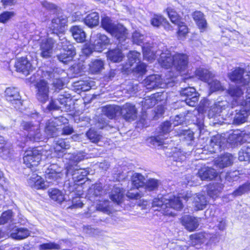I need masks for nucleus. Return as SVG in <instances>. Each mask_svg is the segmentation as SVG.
Returning <instances> with one entry per match:
<instances>
[{"label": "nucleus", "instance_id": "1", "mask_svg": "<svg viewBox=\"0 0 250 250\" xmlns=\"http://www.w3.org/2000/svg\"><path fill=\"white\" fill-rule=\"evenodd\" d=\"M152 207L157 208L165 215L174 216L175 210H180L183 208V203L178 197H171L168 195L158 196L153 199Z\"/></svg>", "mask_w": 250, "mask_h": 250}, {"label": "nucleus", "instance_id": "2", "mask_svg": "<svg viewBox=\"0 0 250 250\" xmlns=\"http://www.w3.org/2000/svg\"><path fill=\"white\" fill-rule=\"evenodd\" d=\"M88 174L86 169L79 168L77 165H70L66 167V175L72 176L73 182H66L64 184V188L70 192H73L77 188L78 185L75 182L82 181Z\"/></svg>", "mask_w": 250, "mask_h": 250}, {"label": "nucleus", "instance_id": "3", "mask_svg": "<svg viewBox=\"0 0 250 250\" xmlns=\"http://www.w3.org/2000/svg\"><path fill=\"white\" fill-rule=\"evenodd\" d=\"M243 86L230 85L227 90V93L231 98V104L233 106L247 105L250 104V102L247 101V91L246 92V99H244L245 88Z\"/></svg>", "mask_w": 250, "mask_h": 250}, {"label": "nucleus", "instance_id": "4", "mask_svg": "<svg viewBox=\"0 0 250 250\" xmlns=\"http://www.w3.org/2000/svg\"><path fill=\"white\" fill-rule=\"evenodd\" d=\"M171 128L170 123L168 121L165 122L161 125L159 134L156 137L149 138L147 140L148 143L154 147L163 144H168L169 141L167 139Z\"/></svg>", "mask_w": 250, "mask_h": 250}, {"label": "nucleus", "instance_id": "5", "mask_svg": "<svg viewBox=\"0 0 250 250\" xmlns=\"http://www.w3.org/2000/svg\"><path fill=\"white\" fill-rule=\"evenodd\" d=\"M58 44L62 46V50L61 53L57 55L58 59L64 63L72 61L76 54L75 49L73 45L64 37L62 39L60 37Z\"/></svg>", "mask_w": 250, "mask_h": 250}, {"label": "nucleus", "instance_id": "6", "mask_svg": "<svg viewBox=\"0 0 250 250\" xmlns=\"http://www.w3.org/2000/svg\"><path fill=\"white\" fill-rule=\"evenodd\" d=\"M249 67L245 69L240 67H236L232 72L228 74L231 81L241 86L250 85V73H249Z\"/></svg>", "mask_w": 250, "mask_h": 250}, {"label": "nucleus", "instance_id": "7", "mask_svg": "<svg viewBox=\"0 0 250 250\" xmlns=\"http://www.w3.org/2000/svg\"><path fill=\"white\" fill-rule=\"evenodd\" d=\"M23 160L28 167L38 166L41 160V150L37 148H29L25 151Z\"/></svg>", "mask_w": 250, "mask_h": 250}, {"label": "nucleus", "instance_id": "8", "mask_svg": "<svg viewBox=\"0 0 250 250\" xmlns=\"http://www.w3.org/2000/svg\"><path fill=\"white\" fill-rule=\"evenodd\" d=\"M22 128L28 131L27 137L32 141H40L42 139L41 134L40 125L38 122H23L21 124Z\"/></svg>", "mask_w": 250, "mask_h": 250}, {"label": "nucleus", "instance_id": "9", "mask_svg": "<svg viewBox=\"0 0 250 250\" xmlns=\"http://www.w3.org/2000/svg\"><path fill=\"white\" fill-rule=\"evenodd\" d=\"M182 101H185L190 106L196 105L198 101V94L193 87L182 88L180 92Z\"/></svg>", "mask_w": 250, "mask_h": 250}, {"label": "nucleus", "instance_id": "10", "mask_svg": "<svg viewBox=\"0 0 250 250\" xmlns=\"http://www.w3.org/2000/svg\"><path fill=\"white\" fill-rule=\"evenodd\" d=\"M56 41L52 38L42 40L40 43L41 56L45 59L49 58L53 54V48Z\"/></svg>", "mask_w": 250, "mask_h": 250}, {"label": "nucleus", "instance_id": "11", "mask_svg": "<svg viewBox=\"0 0 250 250\" xmlns=\"http://www.w3.org/2000/svg\"><path fill=\"white\" fill-rule=\"evenodd\" d=\"M156 53L160 55L158 61L162 67L168 69L173 67V55L171 54L169 50L167 49L164 50H159Z\"/></svg>", "mask_w": 250, "mask_h": 250}, {"label": "nucleus", "instance_id": "12", "mask_svg": "<svg viewBox=\"0 0 250 250\" xmlns=\"http://www.w3.org/2000/svg\"><path fill=\"white\" fill-rule=\"evenodd\" d=\"M5 97L6 100L14 107H19L21 104V97L18 89L15 87H8L5 90Z\"/></svg>", "mask_w": 250, "mask_h": 250}, {"label": "nucleus", "instance_id": "13", "mask_svg": "<svg viewBox=\"0 0 250 250\" xmlns=\"http://www.w3.org/2000/svg\"><path fill=\"white\" fill-rule=\"evenodd\" d=\"M42 76L46 79H53V84L54 87L59 90L61 89L64 83L59 78L58 69L49 68L48 70H42Z\"/></svg>", "mask_w": 250, "mask_h": 250}, {"label": "nucleus", "instance_id": "14", "mask_svg": "<svg viewBox=\"0 0 250 250\" xmlns=\"http://www.w3.org/2000/svg\"><path fill=\"white\" fill-rule=\"evenodd\" d=\"M120 113L123 118L126 121H134L137 118V110L135 106L130 103H126L121 107H120Z\"/></svg>", "mask_w": 250, "mask_h": 250}, {"label": "nucleus", "instance_id": "15", "mask_svg": "<svg viewBox=\"0 0 250 250\" xmlns=\"http://www.w3.org/2000/svg\"><path fill=\"white\" fill-rule=\"evenodd\" d=\"M173 67L180 72L185 71L188 68V56L183 53L173 54Z\"/></svg>", "mask_w": 250, "mask_h": 250}, {"label": "nucleus", "instance_id": "16", "mask_svg": "<svg viewBox=\"0 0 250 250\" xmlns=\"http://www.w3.org/2000/svg\"><path fill=\"white\" fill-rule=\"evenodd\" d=\"M37 98L42 103H45L48 99L49 86L44 80H40L37 83Z\"/></svg>", "mask_w": 250, "mask_h": 250}, {"label": "nucleus", "instance_id": "17", "mask_svg": "<svg viewBox=\"0 0 250 250\" xmlns=\"http://www.w3.org/2000/svg\"><path fill=\"white\" fill-rule=\"evenodd\" d=\"M67 23V19L66 16H61L57 17L52 20L50 28L53 31V33L57 34L56 37H58V32H62L66 25Z\"/></svg>", "mask_w": 250, "mask_h": 250}, {"label": "nucleus", "instance_id": "18", "mask_svg": "<svg viewBox=\"0 0 250 250\" xmlns=\"http://www.w3.org/2000/svg\"><path fill=\"white\" fill-rule=\"evenodd\" d=\"M110 34L117 39L119 43H122L127 38L128 31L123 25L117 23Z\"/></svg>", "mask_w": 250, "mask_h": 250}, {"label": "nucleus", "instance_id": "19", "mask_svg": "<svg viewBox=\"0 0 250 250\" xmlns=\"http://www.w3.org/2000/svg\"><path fill=\"white\" fill-rule=\"evenodd\" d=\"M240 109L236 110V113L233 119V124L240 125L245 123L249 114H250V104L241 105Z\"/></svg>", "mask_w": 250, "mask_h": 250}, {"label": "nucleus", "instance_id": "20", "mask_svg": "<svg viewBox=\"0 0 250 250\" xmlns=\"http://www.w3.org/2000/svg\"><path fill=\"white\" fill-rule=\"evenodd\" d=\"M96 38L93 43V49L95 51L101 52L110 43V40L106 35L100 33L96 35Z\"/></svg>", "mask_w": 250, "mask_h": 250}, {"label": "nucleus", "instance_id": "21", "mask_svg": "<svg viewBox=\"0 0 250 250\" xmlns=\"http://www.w3.org/2000/svg\"><path fill=\"white\" fill-rule=\"evenodd\" d=\"M15 67L18 71L22 72L25 75H27L33 70V67L26 58H20L15 64Z\"/></svg>", "mask_w": 250, "mask_h": 250}, {"label": "nucleus", "instance_id": "22", "mask_svg": "<svg viewBox=\"0 0 250 250\" xmlns=\"http://www.w3.org/2000/svg\"><path fill=\"white\" fill-rule=\"evenodd\" d=\"M226 141L225 138L222 137L220 134H217L211 137L210 140V151L216 153L221 151L224 147L223 145Z\"/></svg>", "mask_w": 250, "mask_h": 250}, {"label": "nucleus", "instance_id": "23", "mask_svg": "<svg viewBox=\"0 0 250 250\" xmlns=\"http://www.w3.org/2000/svg\"><path fill=\"white\" fill-rule=\"evenodd\" d=\"M181 222L187 230L192 231L198 228L199 221L196 217L189 215H185L182 217Z\"/></svg>", "mask_w": 250, "mask_h": 250}, {"label": "nucleus", "instance_id": "24", "mask_svg": "<svg viewBox=\"0 0 250 250\" xmlns=\"http://www.w3.org/2000/svg\"><path fill=\"white\" fill-rule=\"evenodd\" d=\"M229 106V104L226 100L218 101L215 102L208 111V117L213 118L215 114L220 113L223 110L228 107Z\"/></svg>", "mask_w": 250, "mask_h": 250}, {"label": "nucleus", "instance_id": "25", "mask_svg": "<svg viewBox=\"0 0 250 250\" xmlns=\"http://www.w3.org/2000/svg\"><path fill=\"white\" fill-rule=\"evenodd\" d=\"M234 161L233 156L230 153H226L217 158L214 164L220 168H223L231 166Z\"/></svg>", "mask_w": 250, "mask_h": 250}, {"label": "nucleus", "instance_id": "26", "mask_svg": "<svg viewBox=\"0 0 250 250\" xmlns=\"http://www.w3.org/2000/svg\"><path fill=\"white\" fill-rule=\"evenodd\" d=\"M217 174L218 173L215 169L209 167L201 168L197 173L198 176L202 180H212L217 176Z\"/></svg>", "mask_w": 250, "mask_h": 250}, {"label": "nucleus", "instance_id": "27", "mask_svg": "<svg viewBox=\"0 0 250 250\" xmlns=\"http://www.w3.org/2000/svg\"><path fill=\"white\" fill-rule=\"evenodd\" d=\"M161 77L157 75H150L144 80V84L148 89H154L161 86Z\"/></svg>", "mask_w": 250, "mask_h": 250}, {"label": "nucleus", "instance_id": "28", "mask_svg": "<svg viewBox=\"0 0 250 250\" xmlns=\"http://www.w3.org/2000/svg\"><path fill=\"white\" fill-rule=\"evenodd\" d=\"M161 96L160 93L157 92L144 98L142 101L143 108L147 109L154 106L158 101L161 100Z\"/></svg>", "mask_w": 250, "mask_h": 250}, {"label": "nucleus", "instance_id": "29", "mask_svg": "<svg viewBox=\"0 0 250 250\" xmlns=\"http://www.w3.org/2000/svg\"><path fill=\"white\" fill-rule=\"evenodd\" d=\"M72 36L78 42H83L86 39V34L83 29L80 26L75 25L70 29Z\"/></svg>", "mask_w": 250, "mask_h": 250}, {"label": "nucleus", "instance_id": "30", "mask_svg": "<svg viewBox=\"0 0 250 250\" xmlns=\"http://www.w3.org/2000/svg\"><path fill=\"white\" fill-rule=\"evenodd\" d=\"M192 16L201 32L205 31L207 28V22L204 18V14L197 11L193 13Z\"/></svg>", "mask_w": 250, "mask_h": 250}, {"label": "nucleus", "instance_id": "31", "mask_svg": "<svg viewBox=\"0 0 250 250\" xmlns=\"http://www.w3.org/2000/svg\"><path fill=\"white\" fill-rule=\"evenodd\" d=\"M30 234V231L26 228L15 227L12 230L10 235L13 239L21 240L27 238Z\"/></svg>", "mask_w": 250, "mask_h": 250}, {"label": "nucleus", "instance_id": "32", "mask_svg": "<svg viewBox=\"0 0 250 250\" xmlns=\"http://www.w3.org/2000/svg\"><path fill=\"white\" fill-rule=\"evenodd\" d=\"M58 126L53 119L49 120L46 123L45 132L48 137H54L58 135Z\"/></svg>", "mask_w": 250, "mask_h": 250}, {"label": "nucleus", "instance_id": "33", "mask_svg": "<svg viewBox=\"0 0 250 250\" xmlns=\"http://www.w3.org/2000/svg\"><path fill=\"white\" fill-rule=\"evenodd\" d=\"M193 199V203L195 210H202L206 208L208 201L205 195L201 194H196Z\"/></svg>", "mask_w": 250, "mask_h": 250}, {"label": "nucleus", "instance_id": "34", "mask_svg": "<svg viewBox=\"0 0 250 250\" xmlns=\"http://www.w3.org/2000/svg\"><path fill=\"white\" fill-rule=\"evenodd\" d=\"M224 186L221 183H214L208 187V194L212 198H217L223 189Z\"/></svg>", "mask_w": 250, "mask_h": 250}, {"label": "nucleus", "instance_id": "35", "mask_svg": "<svg viewBox=\"0 0 250 250\" xmlns=\"http://www.w3.org/2000/svg\"><path fill=\"white\" fill-rule=\"evenodd\" d=\"M208 239V234L205 233H198L190 236V243L194 246L201 245L204 243Z\"/></svg>", "mask_w": 250, "mask_h": 250}, {"label": "nucleus", "instance_id": "36", "mask_svg": "<svg viewBox=\"0 0 250 250\" xmlns=\"http://www.w3.org/2000/svg\"><path fill=\"white\" fill-rule=\"evenodd\" d=\"M84 22L88 27L92 28L97 26L99 23V15L97 12H92L84 19Z\"/></svg>", "mask_w": 250, "mask_h": 250}, {"label": "nucleus", "instance_id": "37", "mask_svg": "<svg viewBox=\"0 0 250 250\" xmlns=\"http://www.w3.org/2000/svg\"><path fill=\"white\" fill-rule=\"evenodd\" d=\"M195 76L202 81L208 82L214 77V75L208 69L199 68L195 71Z\"/></svg>", "mask_w": 250, "mask_h": 250}, {"label": "nucleus", "instance_id": "38", "mask_svg": "<svg viewBox=\"0 0 250 250\" xmlns=\"http://www.w3.org/2000/svg\"><path fill=\"white\" fill-rule=\"evenodd\" d=\"M107 57L111 61L117 62L122 61L124 56L119 48L109 50L107 53Z\"/></svg>", "mask_w": 250, "mask_h": 250}, {"label": "nucleus", "instance_id": "39", "mask_svg": "<svg viewBox=\"0 0 250 250\" xmlns=\"http://www.w3.org/2000/svg\"><path fill=\"white\" fill-rule=\"evenodd\" d=\"M124 196V191L123 189L114 187L110 195L111 200L115 203L119 204L121 203Z\"/></svg>", "mask_w": 250, "mask_h": 250}, {"label": "nucleus", "instance_id": "40", "mask_svg": "<svg viewBox=\"0 0 250 250\" xmlns=\"http://www.w3.org/2000/svg\"><path fill=\"white\" fill-rule=\"evenodd\" d=\"M4 142L3 137L0 136V156L3 159H6L11 157L12 150Z\"/></svg>", "mask_w": 250, "mask_h": 250}, {"label": "nucleus", "instance_id": "41", "mask_svg": "<svg viewBox=\"0 0 250 250\" xmlns=\"http://www.w3.org/2000/svg\"><path fill=\"white\" fill-rule=\"evenodd\" d=\"M243 140V133L240 130H234L233 132L229 134L227 142L231 145H238V143H241Z\"/></svg>", "mask_w": 250, "mask_h": 250}, {"label": "nucleus", "instance_id": "42", "mask_svg": "<svg viewBox=\"0 0 250 250\" xmlns=\"http://www.w3.org/2000/svg\"><path fill=\"white\" fill-rule=\"evenodd\" d=\"M120 107L117 105H108L104 107L103 112L109 119H113L116 114L120 112Z\"/></svg>", "mask_w": 250, "mask_h": 250}, {"label": "nucleus", "instance_id": "43", "mask_svg": "<svg viewBox=\"0 0 250 250\" xmlns=\"http://www.w3.org/2000/svg\"><path fill=\"white\" fill-rule=\"evenodd\" d=\"M151 24L155 27H159L160 25L164 24L165 28L167 30H170L171 27L166 19L159 15H155L151 20Z\"/></svg>", "mask_w": 250, "mask_h": 250}, {"label": "nucleus", "instance_id": "44", "mask_svg": "<svg viewBox=\"0 0 250 250\" xmlns=\"http://www.w3.org/2000/svg\"><path fill=\"white\" fill-rule=\"evenodd\" d=\"M116 25L110 18L105 16L101 19V26L106 32L110 33Z\"/></svg>", "mask_w": 250, "mask_h": 250}, {"label": "nucleus", "instance_id": "45", "mask_svg": "<svg viewBox=\"0 0 250 250\" xmlns=\"http://www.w3.org/2000/svg\"><path fill=\"white\" fill-rule=\"evenodd\" d=\"M145 178L142 174L138 173L133 174L131 177L132 185L136 188L142 187L145 184Z\"/></svg>", "mask_w": 250, "mask_h": 250}, {"label": "nucleus", "instance_id": "46", "mask_svg": "<svg viewBox=\"0 0 250 250\" xmlns=\"http://www.w3.org/2000/svg\"><path fill=\"white\" fill-rule=\"evenodd\" d=\"M104 62L101 59H96L89 64V70L93 74L100 72L104 69Z\"/></svg>", "mask_w": 250, "mask_h": 250}, {"label": "nucleus", "instance_id": "47", "mask_svg": "<svg viewBox=\"0 0 250 250\" xmlns=\"http://www.w3.org/2000/svg\"><path fill=\"white\" fill-rule=\"evenodd\" d=\"M49 197L53 200L61 203L64 200V195L61 190L56 188H51L48 190Z\"/></svg>", "mask_w": 250, "mask_h": 250}, {"label": "nucleus", "instance_id": "48", "mask_svg": "<svg viewBox=\"0 0 250 250\" xmlns=\"http://www.w3.org/2000/svg\"><path fill=\"white\" fill-rule=\"evenodd\" d=\"M142 48L144 57L148 61L152 62L158 56H160V55H158L156 53L159 51V50L154 52V50L153 49L150 48H148L147 46H143Z\"/></svg>", "mask_w": 250, "mask_h": 250}, {"label": "nucleus", "instance_id": "49", "mask_svg": "<svg viewBox=\"0 0 250 250\" xmlns=\"http://www.w3.org/2000/svg\"><path fill=\"white\" fill-rule=\"evenodd\" d=\"M66 158L69 160L68 166L73 165V164L83 160L84 158V155L83 152H80L77 153L68 154L66 156Z\"/></svg>", "mask_w": 250, "mask_h": 250}, {"label": "nucleus", "instance_id": "50", "mask_svg": "<svg viewBox=\"0 0 250 250\" xmlns=\"http://www.w3.org/2000/svg\"><path fill=\"white\" fill-rule=\"evenodd\" d=\"M68 96L69 94L65 96L60 95L59 98L57 99L58 101L59 104L62 106L60 107V109L62 110H66L70 109V105L68 104V103L70 102V99Z\"/></svg>", "mask_w": 250, "mask_h": 250}, {"label": "nucleus", "instance_id": "51", "mask_svg": "<svg viewBox=\"0 0 250 250\" xmlns=\"http://www.w3.org/2000/svg\"><path fill=\"white\" fill-rule=\"evenodd\" d=\"M86 137L92 143H97L102 138V136L94 129L90 128L86 133Z\"/></svg>", "mask_w": 250, "mask_h": 250}, {"label": "nucleus", "instance_id": "52", "mask_svg": "<svg viewBox=\"0 0 250 250\" xmlns=\"http://www.w3.org/2000/svg\"><path fill=\"white\" fill-rule=\"evenodd\" d=\"M167 12L172 23L176 24L181 21L180 17L174 9L171 7H168L167 9Z\"/></svg>", "mask_w": 250, "mask_h": 250}, {"label": "nucleus", "instance_id": "53", "mask_svg": "<svg viewBox=\"0 0 250 250\" xmlns=\"http://www.w3.org/2000/svg\"><path fill=\"white\" fill-rule=\"evenodd\" d=\"M249 191H250V183H246L234 190L232 192V195L234 197L241 196Z\"/></svg>", "mask_w": 250, "mask_h": 250}, {"label": "nucleus", "instance_id": "54", "mask_svg": "<svg viewBox=\"0 0 250 250\" xmlns=\"http://www.w3.org/2000/svg\"><path fill=\"white\" fill-rule=\"evenodd\" d=\"M160 184V182L157 179L150 178L146 182L145 188L149 191L155 190L157 189Z\"/></svg>", "mask_w": 250, "mask_h": 250}, {"label": "nucleus", "instance_id": "55", "mask_svg": "<svg viewBox=\"0 0 250 250\" xmlns=\"http://www.w3.org/2000/svg\"><path fill=\"white\" fill-rule=\"evenodd\" d=\"M54 149L56 151H60L62 149H68L70 146L63 139L55 138L54 141Z\"/></svg>", "mask_w": 250, "mask_h": 250}, {"label": "nucleus", "instance_id": "56", "mask_svg": "<svg viewBox=\"0 0 250 250\" xmlns=\"http://www.w3.org/2000/svg\"><path fill=\"white\" fill-rule=\"evenodd\" d=\"M250 158V147L243 146L239 152L238 159L240 161H249Z\"/></svg>", "mask_w": 250, "mask_h": 250}, {"label": "nucleus", "instance_id": "57", "mask_svg": "<svg viewBox=\"0 0 250 250\" xmlns=\"http://www.w3.org/2000/svg\"><path fill=\"white\" fill-rule=\"evenodd\" d=\"M140 53L136 51H130L128 54V63L130 66H132L134 63L137 64L140 62Z\"/></svg>", "mask_w": 250, "mask_h": 250}, {"label": "nucleus", "instance_id": "58", "mask_svg": "<svg viewBox=\"0 0 250 250\" xmlns=\"http://www.w3.org/2000/svg\"><path fill=\"white\" fill-rule=\"evenodd\" d=\"M208 85L211 92L223 91L225 89L224 86L222 85L220 81L217 80H213L208 83Z\"/></svg>", "mask_w": 250, "mask_h": 250}, {"label": "nucleus", "instance_id": "59", "mask_svg": "<svg viewBox=\"0 0 250 250\" xmlns=\"http://www.w3.org/2000/svg\"><path fill=\"white\" fill-rule=\"evenodd\" d=\"M12 217V212L10 210L3 212L0 217V224H4L11 221Z\"/></svg>", "mask_w": 250, "mask_h": 250}, {"label": "nucleus", "instance_id": "60", "mask_svg": "<svg viewBox=\"0 0 250 250\" xmlns=\"http://www.w3.org/2000/svg\"><path fill=\"white\" fill-rule=\"evenodd\" d=\"M39 249L41 250H58L60 249V245L54 242H49L40 245Z\"/></svg>", "mask_w": 250, "mask_h": 250}, {"label": "nucleus", "instance_id": "61", "mask_svg": "<svg viewBox=\"0 0 250 250\" xmlns=\"http://www.w3.org/2000/svg\"><path fill=\"white\" fill-rule=\"evenodd\" d=\"M178 26V35L180 38L185 37L188 33V28L185 23L180 21L176 24Z\"/></svg>", "mask_w": 250, "mask_h": 250}, {"label": "nucleus", "instance_id": "62", "mask_svg": "<svg viewBox=\"0 0 250 250\" xmlns=\"http://www.w3.org/2000/svg\"><path fill=\"white\" fill-rule=\"evenodd\" d=\"M89 193L95 196H98L102 194V186L101 184H96L93 185L89 190Z\"/></svg>", "mask_w": 250, "mask_h": 250}, {"label": "nucleus", "instance_id": "63", "mask_svg": "<svg viewBox=\"0 0 250 250\" xmlns=\"http://www.w3.org/2000/svg\"><path fill=\"white\" fill-rule=\"evenodd\" d=\"M138 188L131 189L126 193V196L131 199H140L143 194L138 191Z\"/></svg>", "mask_w": 250, "mask_h": 250}, {"label": "nucleus", "instance_id": "64", "mask_svg": "<svg viewBox=\"0 0 250 250\" xmlns=\"http://www.w3.org/2000/svg\"><path fill=\"white\" fill-rule=\"evenodd\" d=\"M61 173H51L48 171L47 173H45V177L46 182L49 183H52L56 181L58 179L61 177Z\"/></svg>", "mask_w": 250, "mask_h": 250}]
</instances>
